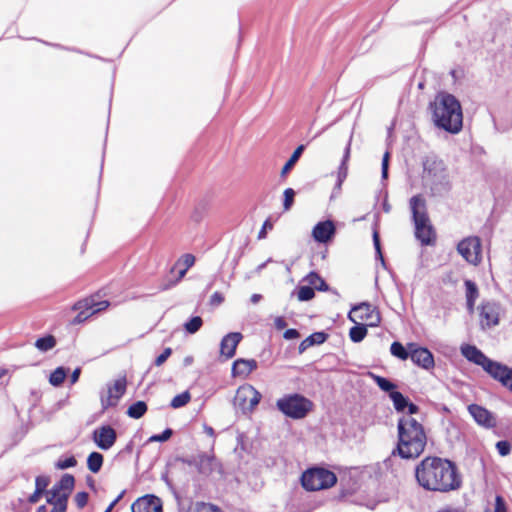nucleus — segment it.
I'll return each mask as SVG.
<instances>
[{
  "mask_svg": "<svg viewBox=\"0 0 512 512\" xmlns=\"http://www.w3.org/2000/svg\"><path fill=\"white\" fill-rule=\"evenodd\" d=\"M127 381L120 377L107 385V390L101 394V404L104 409L116 406L126 392Z\"/></svg>",
  "mask_w": 512,
  "mask_h": 512,
  "instance_id": "f8f14e48",
  "label": "nucleus"
},
{
  "mask_svg": "<svg viewBox=\"0 0 512 512\" xmlns=\"http://www.w3.org/2000/svg\"><path fill=\"white\" fill-rule=\"evenodd\" d=\"M184 512H222L218 507L204 503V502H197L194 505H191L187 510Z\"/></svg>",
  "mask_w": 512,
  "mask_h": 512,
  "instance_id": "c9c22d12",
  "label": "nucleus"
},
{
  "mask_svg": "<svg viewBox=\"0 0 512 512\" xmlns=\"http://www.w3.org/2000/svg\"><path fill=\"white\" fill-rule=\"evenodd\" d=\"M432 119L436 127L451 134H457L463 126L460 102L449 93H439L430 105Z\"/></svg>",
  "mask_w": 512,
  "mask_h": 512,
  "instance_id": "7ed1b4c3",
  "label": "nucleus"
},
{
  "mask_svg": "<svg viewBox=\"0 0 512 512\" xmlns=\"http://www.w3.org/2000/svg\"><path fill=\"white\" fill-rule=\"evenodd\" d=\"M458 253L472 265H478L481 260V241L477 236L462 239L457 245Z\"/></svg>",
  "mask_w": 512,
  "mask_h": 512,
  "instance_id": "9b49d317",
  "label": "nucleus"
},
{
  "mask_svg": "<svg viewBox=\"0 0 512 512\" xmlns=\"http://www.w3.org/2000/svg\"><path fill=\"white\" fill-rule=\"evenodd\" d=\"M41 494H42L41 492H38V491L35 490L34 493L29 496V499H28L29 502L32 503V504L38 502Z\"/></svg>",
  "mask_w": 512,
  "mask_h": 512,
  "instance_id": "052dcab7",
  "label": "nucleus"
},
{
  "mask_svg": "<svg viewBox=\"0 0 512 512\" xmlns=\"http://www.w3.org/2000/svg\"><path fill=\"white\" fill-rule=\"evenodd\" d=\"M390 352L393 356L406 360L410 357V351L408 352L400 342H393L390 347Z\"/></svg>",
  "mask_w": 512,
  "mask_h": 512,
  "instance_id": "4c0bfd02",
  "label": "nucleus"
},
{
  "mask_svg": "<svg viewBox=\"0 0 512 512\" xmlns=\"http://www.w3.org/2000/svg\"><path fill=\"white\" fill-rule=\"evenodd\" d=\"M496 448L501 456H506L510 453L511 445L508 441H499Z\"/></svg>",
  "mask_w": 512,
  "mask_h": 512,
  "instance_id": "de8ad7c7",
  "label": "nucleus"
},
{
  "mask_svg": "<svg viewBox=\"0 0 512 512\" xmlns=\"http://www.w3.org/2000/svg\"><path fill=\"white\" fill-rule=\"evenodd\" d=\"M37 512H46V507L45 506H40L38 508Z\"/></svg>",
  "mask_w": 512,
  "mask_h": 512,
  "instance_id": "774afa93",
  "label": "nucleus"
},
{
  "mask_svg": "<svg viewBox=\"0 0 512 512\" xmlns=\"http://www.w3.org/2000/svg\"><path fill=\"white\" fill-rule=\"evenodd\" d=\"M390 209H391L390 205H389L388 203L384 202V203H383V210H384L386 213H388V212H390Z\"/></svg>",
  "mask_w": 512,
  "mask_h": 512,
  "instance_id": "338daca9",
  "label": "nucleus"
},
{
  "mask_svg": "<svg viewBox=\"0 0 512 512\" xmlns=\"http://www.w3.org/2000/svg\"><path fill=\"white\" fill-rule=\"evenodd\" d=\"M274 326L276 329L282 330L287 326V323L283 317L278 316L274 319Z\"/></svg>",
  "mask_w": 512,
  "mask_h": 512,
  "instance_id": "6e6d98bb",
  "label": "nucleus"
},
{
  "mask_svg": "<svg viewBox=\"0 0 512 512\" xmlns=\"http://www.w3.org/2000/svg\"><path fill=\"white\" fill-rule=\"evenodd\" d=\"M260 299H261V295L260 294H253L251 296V302L254 303V304L258 303L260 301Z\"/></svg>",
  "mask_w": 512,
  "mask_h": 512,
  "instance_id": "0e129e2a",
  "label": "nucleus"
},
{
  "mask_svg": "<svg viewBox=\"0 0 512 512\" xmlns=\"http://www.w3.org/2000/svg\"><path fill=\"white\" fill-rule=\"evenodd\" d=\"M336 228L331 220L318 222L313 230L312 237L316 242L327 243L335 235Z\"/></svg>",
  "mask_w": 512,
  "mask_h": 512,
  "instance_id": "6ab92c4d",
  "label": "nucleus"
},
{
  "mask_svg": "<svg viewBox=\"0 0 512 512\" xmlns=\"http://www.w3.org/2000/svg\"><path fill=\"white\" fill-rule=\"evenodd\" d=\"M132 512H163L160 498L146 495L137 499L131 506Z\"/></svg>",
  "mask_w": 512,
  "mask_h": 512,
  "instance_id": "f3484780",
  "label": "nucleus"
},
{
  "mask_svg": "<svg viewBox=\"0 0 512 512\" xmlns=\"http://www.w3.org/2000/svg\"><path fill=\"white\" fill-rule=\"evenodd\" d=\"M482 329H490L499 324L500 305L495 301H484L478 307Z\"/></svg>",
  "mask_w": 512,
  "mask_h": 512,
  "instance_id": "ddd939ff",
  "label": "nucleus"
},
{
  "mask_svg": "<svg viewBox=\"0 0 512 512\" xmlns=\"http://www.w3.org/2000/svg\"><path fill=\"white\" fill-rule=\"evenodd\" d=\"M56 345V340L52 335H48L42 338H39L35 342V347L41 352H47L53 349Z\"/></svg>",
  "mask_w": 512,
  "mask_h": 512,
  "instance_id": "473e14b6",
  "label": "nucleus"
},
{
  "mask_svg": "<svg viewBox=\"0 0 512 512\" xmlns=\"http://www.w3.org/2000/svg\"><path fill=\"white\" fill-rule=\"evenodd\" d=\"M117 433L110 425H102L92 433V440L102 450H109L116 442Z\"/></svg>",
  "mask_w": 512,
  "mask_h": 512,
  "instance_id": "2eb2a0df",
  "label": "nucleus"
},
{
  "mask_svg": "<svg viewBox=\"0 0 512 512\" xmlns=\"http://www.w3.org/2000/svg\"><path fill=\"white\" fill-rule=\"evenodd\" d=\"M108 306L109 302L107 300L96 301L93 298L79 302L75 307L79 310V313L76 315L74 322L81 323L90 316L105 310Z\"/></svg>",
  "mask_w": 512,
  "mask_h": 512,
  "instance_id": "4468645a",
  "label": "nucleus"
},
{
  "mask_svg": "<svg viewBox=\"0 0 512 512\" xmlns=\"http://www.w3.org/2000/svg\"><path fill=\"white\" fill-rule=\"evenodd\" d=\"M242 340V334L239 332H231L225 335L220 343V354L227 359L235 355L236 348Z\"/></svg>",
  "mask_w": 512,
  "mask_h": 512,
  "instance_id": "412c9836",
  "label": "nucleus"
},
{
  "mask_svg": "<svg viewBox=\"0 0 512 512\" xmlns=\"http://www.w3.org/2000/svg\"><path fill=\"white\" fill-rule=\"evenodd\" d=\"M348 319L353 323H363L370 327H376L381 321L379 312L368 302H362L353 306L348 314Z\"/></svg>",
  "mask_w": 512,
  "mask_h": 512,
  "instance_id": "1a4fd4ad",
  "label": "nucleus"
},
{
  "mask_svg": "<svg viewBox=\"0 0 512 512\" xmlns=\"http://www.w3.org/2000/svg\"><path fill=\"white\" fill-rule=\"evenodd\" d=\"M406 408L408 409V414H409L408 416H410V417H412L413 414H416L419 411L418 406L411 402H408V405L406 406Z\"/></svg>",
  "mask_w": 512,
  "mask_h": 512,
  "instance_id": "4d7b16f0",
  "label": "nucleus"
},
{
  "mask_svg": "<svg viewBox=\"0 0 512 512\" xmlns=\"http://www.w3.org/2000/svg\"><path fill=\"white\" fill-rule=\"evenodd\" d=\"M356 325L350 328L349 337L352 342L359 343L361 342L367 335V325L363 323H355Z\"/></svg>",
  "mask_w": 512,
  "mask_h": 512,
  "instance_id": "bb28decb",
  "label": "nucleus"
},
{
  "mask_svg": "<svg viewBox=\"0 0 512 512\" xmlns=\"http://www.w3.org/2000/svg\"><path fill=\"white\" fill-rule=\"evenodd\" d=\"M203 321L201 317L195 316L192 317L188 322L184 324V328L187 333L194 334L196 333L202 326Z\"/></svg>",
  "mask_w": 512,
  "mask_h": 512,
  "instance_id": "ea45409f",
  "label": "nucleus"
},
{
  "mask_svg": "<svg viewBox=\"0 0 512 512\" xmlns=\"http://www.w3.org/2000/svg\"><path fill=\"white\" fill-rule=\"evenodd\" d=\"M415 478L424 490L450 492L458 490L462 479L456 465L444 458L428 456L415 467Z\"/></svg>",
  "mask_w": 512,
  "mask_h": 512,
  "instance_id": "f257e3e1",
  "label": "nucleus"
},
{
  "mask_svg": "<svg viewBox=\"0 0 512 512\" xmlns=\"http://www.w3.org/2000/svg\"><path fill=\"white\" fill-rule=\"evenodd\" d=\"M173 432L171 429H165L161 434L152 435L149 438V442H165L170 439Z\"/></svg>",
  "mask_w": 512,
  "mask_h": 512,
  "instance_id": "c03bdc74",
  "label": "nucleus"
},
{
  "mask_svg": "<svg viewBox=\"0 0 512 512\" xmlns=\"http://www.w3.org/2000/svg\"><path fill=\"white\" fill-rule=\"evenodd\" d=\"M350 151H351V139L349 140L346 148H345V151H344V155H343V159L341 161V164L338 168V172H337V182H336V185H335V189L340 191L341 190V187H342V184L343 182L345 181L347 175H348V160L350 158Z\"/></svg>",
  "mask_w": 512,
  "mask_h": 512,
  "instance_id": "b1692460",
  "label": "nucleus"
},
{
  "mask_svg": "<svg viewBox=\"0 0 512 512\" xmlns=\"http://www.w3.org/2000/svg\"><path fill=\"white\" fill-rule=\"evenodd\" d=\"M369 376L374 380V382L378 385V387L385 391V392H389V394L394 391L395 389V384L392 383L391 381H389L388 379L382 377V376H379V375H376L374 373H369Z\"/></svg>",
  "mask_w": 512,
  "mask_h": 512,
  "instance_id": "72a5a7b5",
  "label": "nucleus"
},
{
  "mask_svg": "<svg viewBox=\"0 0 512 512\" xmlns=\"http://www.w3.org/2000/svg\"><path fill=\"white\" fill-rule=\"evenodd\" d=\"M460 351L465 359L480 366L490 377L512 391V368L488 358L474 345L463 344Z\"/></svg>",
  "mask_w": 512,
  "mask_h": 512,
  "instance_id": "20e7f679",
  "label": "nucleus"
},
{
  "mask_svg": "<svg viewBox=\"0 0 512 512\" xmlns=\"http://www.w3.org/2000/svg\"><path fill=\"white\" fill-rule=\"evenodd\" d=\"M306 281L313 289H317L319 291H326L328 289L325 281L315 272L309 273L306 277Z\"/></svg>",
  "mask_w": 512,
  "mask_h": 512,
  "instance_id": "7c9ffc66",
  "label": "nucleus"
},
{
  "mask_svg": "<svg viewBox=\"0 0 512 512\" xmlns=\"http://www.w3.org/2000/svg\"><path fill=\"white\" fill-rule=\"evenodd\" d=\"M80 368H76L72 374H71V377H70V381H71V384H74L78 381L79 379V376H80Z\"/></svg>",
  "mask_w": 512,
  "mask_h": 512,
  "instance_id": "bf43d9fd",
  "label": "nucleus"
},
{
  "mask_svg": "<svg viewBox=\"0 0 512 512\" xmlns=\"http://www.w3.org/2000/svg\"><path fill=\"white\" fill-rule=\"evenodd\" d=\"M222 301H223V296L220 293H218V292H215L211 296V302L213 304H220V303H222Z\"/></svg>",
  "mask_w": 512,
  "mask_h": 512,
  "instance_id": "13d9d810",
  "label": "nucleus"
},
{
  "mask_svg": "<svg viewBox=\"0 0 512 512\" xmlns=\"http://www.w3.org/2000/svg\"><path fill=\"white\" fill-rule=\"evenodd\" d=\"M171 353H172L171 348H165L163 350V352L156 358L155 365L156 366L162 365L168 359V357L171 355Z\"/></svg>",
  "mask_w": 512,
  "mask_h": 512,
  "instance_id": "3c124183",
  "label": "nucleus"
},
{
  "mask_svg": "<svg viewBox=\"0 0 512 512\" xmlns=\"http://www.w3.org/2000/svg\"><path fill=\"white\" fill-rule=\"evenodd\" d=\"M397 429L398 444L393 454L397 452L403 459L419 457L427 444L423 425L413 417L403 416L398 421Z\"/></svg>",
  "mask_w": 512,
  "mask_h": 512,
  "instance_id": "f03ea898",
  "label": "nucleus"
},
{
  "mask_svg": "<svg viewBox=\"0 0 512 512\" xmlns=\"http://www.w3.org/2000/svg\"><path fill=\"white\" fill-rule=\"evenodd\" d=\"M47 502L53 505L51 512H65L67 508V501H65V495L60 498L55 496H47Z\"/></svg>",
  "mask_w": 512,
  "mask_h": 512,
  "instance_id": "e433bc0d",
  "label": "nucleus"
},
{
  "mask_svg": "<svg viewBox=\"0 0 512 512\" xmlns=\"http://www.w3.org/2000/svg\"><path fill=\"white\" fill-rule=\"evenodd\" d=\"M303 151H304V145H300L295 149V151L290 156L289 160L283 166V168L281 170V176H285L292 169V167L295 165V163L300 158Z\"/></svg>",
  "mask_w": 512,
  "mask_h": 512,
  "instance_id": "2f4dec72",
  "label": "nucleus"
},
{
  "mask_svg": "<svg viewBox=\"0 0 512 512\" xmlns=\"http://www.w3.org/2000/svg\"><path fill=\"white\" fill-rule=\"evenodd\" d=\"M191 399V395L188 391L176 395L170 403V406L174 409L185 406Z\"/></svg>",
  "mask_w": 512,
  "mask_h": 512,
  "instance_id": "58836bf2",
  "label": "nucleus"
},
{
  "mask_svg": "<svg viewBox=\"0 0 512 512\" xmlns=\"http://www.w3.org/2000/svg\"><path fill=\"white\" fill-rule=\"evenodd\" d=\"M315 296L314 289L308 286H301L298 289L297 297L300 301H309Z\"/></svg>",
  "mask_w": 512,
  "mask_h": 512,
  "instance_id": "a19ab883",
  "label": "nucleus"
},
{
  "mask_svg": "<svg viewBox=\"0 0 512 512\" xmlns=\"http://www.w3.org/2000/svg\"><path fill=\"white\" fill-rule=\"evenodd\" d=\"M389 397L392 400L394 408L397 412H403L406 409L409 400L401 392L392 391L389 394Z\"/></svg>",
  "mask_w": 512,
  "mask_h": 512,
  "instance_id": "cd10ccee",
  "label": "nucleus"
},
{
  "mask_svg": "<svg viewBox=\"0 0 512 512\" xmlns=\"http://www.w3.org/2000/svg\"><path fill=\"white\" fill-rule=\"evenodd\" d=\"M147 411V404L144 401H137L129 406L127 415L133 419L141 418Z\"/></svg>",
  "mask_w": 512,
  "mask_h": 512,
  "instance_id": "c756f323",
  "label": "nucleus"
},
{
  "mask_svg": "<svg viewBox=\"0 0 512 512\" xmlns=\"http://www.w3.org/2000/svg\"><path fill=\"white\" fill-rule=\"evenodd\" d=\"M195 263V257L192 254H184L175 264L179 268L178 278L176 282L180 281L186 274L187 270Z\"/></svg>",
  "mask_w": 512,
  "mask_h": 512,
  "instance_id": "393cba45",
  "label": "nucleus"
},
{
  "mask_svg": "<svg viewBox=\"0 0 512 512\" xmlns=\"http://www.w3.org/2000/svg\"><path fill=\"white\" fill-rule=\"evenodd\" d=\"M66 376L67 370L64 367H58L50 374L49 383L58 387L64 382Z\"/></svg>",
  "mask_w": 512,
  "mask_h": 512,
  "instance_id": "f704fd0d",
  "label": "nucleus"
},
{
  "mask_svg": "<svg viewBox=\"0 0 512 512\" xmlns=\"http://www.w3.org/2000/svg\"><path fill=\"white\" fill-rule=\"evenodd\" d=\"M410 208L412 211L415 225V236L423 244L429 245L434 240V231L430 224L426 201L422 195H415L410 199Z\"/></svg>",
  "mask_w": 512,
  "mask_h": 512,
  "instance_id": "423d86ee",
  "label": "nucleus"
},
{
  "mask_svg": "<svg viewBox=\"0 0 512 512\" xmlns=\"http://www.w3.org/2000/svg\"><path fill=\"white\" fill-rule=\"evenodd\" d=\"M325 340H326V334L325 333H323V332L314 333V334L310 335L309 337H307L306 339H304L300 343L299 351L303 352L308 347H310V346H312L314 344H322Z\"/></svg>",
  "mask_w": 512,
  "mask_h": 512,
  "instance_id": "a878e982",
  "label": "nucleus"
},
{
  "mask_svg": "<svg viewBox=\"0 0 512 512\" xmlns=\"http://www.w3.org/2000/svg\"><path fill=\"white\" fill-rule=\"evenodd\" d=\"M389 152H385L382 158V178L386 179L388 177V165H389Z\"/></svg>",
  "mask_w": 512,
  "mask_h": 512,
  "instance_id": "603ef678",
  "label": "nucleus"
},
{
  "mask_svg": "<svg viewBox=\"0 0 512 512\" xmlns=\"http://www.w3.org/2000/svg\"><path fill=\"white\" fill-rule=\"evenodd\" d=\"M495 512H507L505 501L500 495L495 498Z\"/></svg>",
  "mask_w": 512,
  "mask_h": 512,
  "instance_id": "864d4df0",
  "label": "nucleus"
},
{
  "mask_svg": "<svg viewBox=\"0 0 512 512\" xmlns=\"http://www.w3.org/2000/svg\"><path fill=\"white\" fill-rule=\"evenodd\" d=\"M423 179L433 195H443L451 188L447 168L442 160L436 158L424 162Z\"/></svg>",
  "mask_w": 512,
  "mask_h": 512,
  "instance_id": "39448f33",
  "label": "nucleus"
},
{
  "mask_svg": "<svg viewBox=\"0 0 512 512\" xmlns=\"http://www.w3.org/2000/svg\"><path fill=\"white\" fill-rule=\"evenodd\" d=\"M438 512H462V511L457 508H443V509H440Z\"/></svg>",
  "mask_w": 512,
  "mask_h": 512,
  "instance_id": "e2e57ef3",
  "label": "nucleus"
},
{
  "mask_svg": "<svg viewBox=\"0 0 512 512\" xmlns=\"http://www.w3.org/2000/svg\"><path fill=\"white\" fill-rule=\"evenodd\" d=\"M271 261H272V259H271V258H269L266 262H263L262 264H260V265L257 267V269H256V270H257L258 272L262 271V270L266 267V265H267L269 262H271Z\"/></svg>",
  "mask_w": 512,
  "mask_h": 512,
  "instance_id": "69168bd1",
  "label": "nucleus"
},
{
  "mask_svg": "<svg viewBox=\"0 0 512 512\" xmlns=\"http://www.w3.org/2000/svg\"><path fill=\"white\" fill-rule=\"evenodd\" d=\"M102 465H103V456L101 453L92 452L89 454V456L87 458V467L91 472H93V473L99 472Z\"/></svg>",
  "mask_w": 512,
  "mask_h": 512,
  "instance_id": "c85d7f7f",
  "label": "nucleus"
},
{
  "mask_svg": "<svg viewBox=\"0 0 512 512\" xmlns=\"http://www.w3.org/2000/svg\"><path fill=\"white\" fill-rule=\"evenodd\" d=\"M257 368V362L254 359H237L232 366V374L234 376H248Z\"/></svg>",
  "mask_w": 512,
  "mask_h": 512,
  "instance_id": "4be33fe9",
  "label": "nucleus"
},
{
  "mask_svg": "<svg viewBox=\"0 0 512 512\" xmlns=\"http://www.w3.org/2000/svg\"><path fill=\"white\" fill-rule=\"evenodd\" d=\"M49 484V478L45 476H38L35 480V490L43 493Z\"/></svg>",
  "mask_w": 512,
  "mask_h": 512,
  "instance_id": "a18cd8bd",
  "label": "nucleus"
},
{
  "mask_svg": "<svg viewBox=\"0 0 512 512\" xmlns=\"http://www.w3.org/2000/svg\"><path fill=\"white\" fill-rule=\"evenodd\" d=\"M74 500L78 508H83L88 502V493L78 492L75 495Z\"/></svg>",
  "mask_w": 512,
  "mask_h": 512,
  "instance_id": "09e8293b",
  "label": "nucleus"
},
{
  "mask_svg": "<svg viewBox=\"0 0 512 512\" xmlns=\"http://www.w3.org/2000/svg\"><path fill=\"white\" fill-rule=\"evenodd\" d=\"M203 429H204V432H205L208 436H210V437H212V438H214V437H215V431H214V429H213L211 426L204 425V428H203Z\"/></svg>",
  "mask_w": 512,
  "mask_h": 512,
  "instance_id": "680f3d73",
  "label": "nucleus"
},
{
  "mask_svg": "<svg viewBox=\"0 0 512 512\" xmlns=\"http://www.w3.org/2000/svg\"><path fill=\"white\" fill-rule=\"evenodd\" d=\"M464 286H465L466 308L470 314H473L474 310H475V303H476L477 299L479 298V289H478L476 283L469 279L464 281Z\"/></svg>",
  "mask_w": 512,
  "mask_h": 512,
  "instance_id": "5701e85b",
  "label": "nucleus"
},
{
  "mask_svg": "<svg viewBox=\"0 0 512 512\" xmlns=\"http://www.w3.org/2000/svg\"><path fill=\"white\" fill-rule=\"evenodd\" d=\"M283 195H284L283 209L285 211H288L291 209V207L293 205L295 191L292 188H287L284 190Z\"/></svg>",
  "mask_w": 512,
  "mask_h": 512,
  "instance_id": "37998d69",
  "label": "nucleus"
},
{
  "mask_svg": "<svg viewBox=\"0 0 512 512\" xmlns=\"http://www.w3.org/2000/svg\"><path fill=\"white\" fill-rule=\"evenodd\" d=\"M300 334L299 332L296 330V329H287L285 332H284V335L283 337L286 339V340H293V339H297L299 338Z\"/></svg>",
  "mask_w": 512,
  "mask_h": 512,
  "instance_id": "5fc2aeb1",
  "label": "nucleus"
},
{
  "mask_svg": "<svg viewBox=\"0 0 512 512\" xmlns=\"http://www.w3.org/2000/svg\"><path fill=\"white\" fill-rule=\"evenodd\" d=\"M468 412L476 423L483 427L492 428L496 425V420L493 414L480 405L470 404L468 406Z\"/></svg>",
  "mask_w": 512,
  "mask_h": 512,
  "instance_id": "a211bd4d",
  "label": "nucleus"
},
{
  "mask_svg": "<svg viewBox=\"0 0 512 512\" xmlns=\"http://www.w3.org/2000/svg\"><path fill=\"white\" fill-rule=\"evenodd\" d=\"M408 349L410 350V358L413 363L425 370H430L434 367L433 354L427 348L417 347L416 344L410 343Z\"/></svg>",
  "mask_w": 512,
  "mask_h": 512,
  "instance_id": "dca6fc26",
  "label": "nucleus"
},
{
  "mask_svg": "<svg viewBox=\"0 0 512 512\" xmlns=\"http://www.w3.org/2000/svg\"><path fill=\"white\" fill-rule=\"evenodd\" d=\"M74 484V477L71 474H65L62 476L60 481L47 492V496H55V498H60V496L65 495V501H68V497L74 488Z\"/></svg>",
  "mask_w": 512,
  "mask_h": 512,
  "instance_id": "aec40b11",
  "label": "nucleus"
},
{
  "mask_svg": "<svg viewBox=\"0 0 512 512\" xmlns=\"http://www.w3.org/2000/svg\"><path fill=\"white\" fill-rule=\"evenodd\" d=\"M273 229V223L267 219L264 221L262 228L260 229L257 238L259 240L265 239L267 236V231H270Z\"/></svg>",
  "mask_w": 512,
  "mask_h": 512,
  "instance_id": "49530a36",
  "label": "nucleus"
},
{
  "mask_svg": "<svg viewBox=\"0 0 512 512\" xmlns=\"http://www.w3.org/2000/svg\"><path fill=\"white\" fill-rule=\"evenodd\" d=\"M277 409L291 419H303L313 408V402L301 394H288L276 401Z\"/></svg>",
  "mask_w": 512,
  "mask_h": 512,
  "instance_id": "0eeeda50",
  "label": "nucleus"
},
{
  "mask_svg": "<svg viewBox=\"0 0 512 512\" xmlns=\"http://www.w3.org/2000/svg\"><path fill=\"white\" fill-rule=\"evenodd\" d=\"M76 464H77V461H76L75 457L69 456L66 458L58 459L57 462L55 463V467L59 470H64V469L74 467V466H76Z\"/></svg>",
  "mask_w": 512,
  "mask_h": 512,
  "instance_id": "79ce46f5",
  "label": "nucleus"
},
{
  "mask_svg": "<svg viewBox=\"0 0 512 512\" xmlns=\"http://www.w3.org/2000/svg\"><path fill=\"white\" fill-rule=\"evenodd\" d=\"M301 482L306 490L318 491L334 486L337 482V477L328 469L313 467L302 474Z\"/></svg>",
  "mask_w": 512,
  "mask_h": 512,
  "instance_id": "6e6552de",
  "label": "nucleus"
},
{
  "mask_svg": "<svg viewBox=\"0 0 512 512\" xmlns=\"http://www.w3.org/2000/svg\"><path fill=\"white\" fill-rule=\"evenodd\" d=\"M373 243H374V247H375V250H376V254L379 257V259L381 260V263L384 265V259H383V256H382L381 247H380V240H379V235H378L377 231H374V233H373Z\"/></svg>",
  "mask_w": 512,
  "mask_h": 512,
  "instance_id": "8fccbe9b",
  "label": "nucleus"
},
{
  "mask_svg": "<svg viewBox=\"0 0 512 512\" xmlns=\"http://www.w3.org/2000/svg\"><path fill=\"white\" fill-rule=\"evenodd\" d=\"M261 400V394L249 384L240 386L234 398V405L243 413H248L254 410Z\"/></svg>",
  "mask_w": 512,
  "mask_h": 512,
  "instance_id": "9d476101",
  "label": "nucleus"
}]
</instances>
